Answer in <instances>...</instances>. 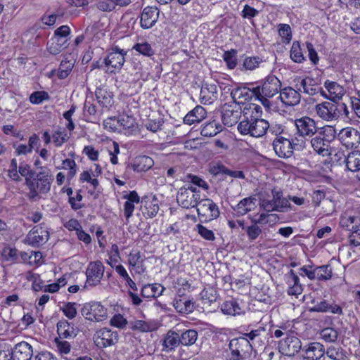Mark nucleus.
Instances as JSON below:
<instances>
[{"instance_id":"nucleus-52","label":"nucleus","mask_w":360,"mask_h":360,"mask_svg":"<svg viewBox=\"0 0 360 360\" xmlns=\"http://www.w3.org/2000/svg\"><path fill=\"white\" fill-rule=\"evenodd\" d=\"M237 51L231 49L230 51H225L223 55V58L226 63L229 69H234L237 65Z\"/></svg>"},{"instance_id":"nucleus-58","label":"nucleus","mask_w":360,"mask_h":360,"mask_svg":"<svg viewBox=\"0 0 360 360\" xmlns=\"http://www.w3.org/2000/svg\"><path fill=\"white\" fill-rule=\"evenodd\" d=\"M271 218H273V219H271V221H276L278 219L276 214L261 213L258 219L251 218V222H255L259 226L265 225L269 222V219Z\"/></svg>"},{"instance_id":"nucleus-56","label":"nucleus","mask_w":360,"mask_h":360,"mask_svg":"<svg viewBox=\"0 0 360 360\" xmlns=\"http://www.w3.org/2000/svg\"><path fill=\"white\" fill-rule=\"evenodd\" d=\"M18 167L17 160L15 158H13L11 160L9 168L8 169V176L11 180L16 182H20L22 181V179L18 174Z\"/></svg>"},{"instance_id":"nucleus-19","label":"nucleus","mask_w":360,"mask_h":360,"mask_svg":"<svg viewBox=\"0 0 360 360\" xmlns=\"http://www.w3.org/2000/svg\"><path fill=\"white\" fill-rule=\"evenodd\" d=\"M158 17L159 10L157 7H146L141 14V27L143 29L151 28L156 23Z\"/></svg>"},{"instance_id":"nucleus-32","label":"nucleus","mask_w":360,"mask_h":360,"mask_svg":"<svg viewBox=\"0 0 360 360\" xmlns=\"http://www.w3.org/2000/svg\"><path fill=\"white\" fill-rule=\"evenodd\" d=\"M180 342L179 333L173 330H169L162 340V351L169 352L174 349Z\"/></svg>"},{"instance_id":"nucleus-36","label":"nucleus","mask_w":360,"mask_h":360,"mask_svg":"<svg viewBox=\"0 0 360 360\" xmlns=\"http://www.w3.org/2000/svg\"><path fill=\"white\" fill-rule=\"evenodd\" d=\"M346 167L348 170L355 172L360 170V151L354 150L349 153L345 159Z\"/></svg>"},{"instance_id":"nucleus-29","label":"nucleus","mask_w":360,"mask_h":360,"mask_svg":"<svg viewBox=\"0 0 360 360\" xmlns=\"http://www.w3.org/2000/svg\"><path fill=\"white\" fill-rule=\"evenodd\" d=\"M95 96L98 103L103 108H109L113 104V94L105 86L97 87Z\"/></svg>"},{"instance_id":"nucleus-34","label":"nucleus","mask_w":360,"mask_h":360,"mask_svg":"<svg viewBox=\"0 0 360 360\" xmlns=\"http://www.w3.org/2000/svg\"><path fill=\"white\" fill-rule=\"evenodd\" d=\"M143 262L144 259L140 252H131L128 256V264L134 269L136 274H141L145 272Z\"/></svg>"},{"instance_id":"nucleus-14","label":"nucleus","mask_w":360,"mask_h":360,"mask_svg":"<svg viewBox=\"0 0 360 360\" xmlns=\"http://www.w3.org/2000/svg\"><path fill=\"white\" fill-rule=\"evenodd\" d=\"M241 109L236 104H224L221 110V120L223 124L227 127H232L238 123L241 117Z\"/></svg>"},{"instance_id":"nucleus-50","label":"nucleus","mask_w":360,"mask_h":360,"mask_svg":"<svg viewBox=\"0 0 360 360\" xmlns=\"http://www.w3.org/2000/svg\"><path fill=\"white\" fill-rule=\"evenodd\" d=\"M198 338V333L195 330H187L181 333V345L188 346L193 345Z\"/></svg>"},{"instance_id":"nucleus-59","label":"nucleus","mask_w":360,"mask_h":360,"mask_svg":"<svg viewBox=\"0 0 360 360\" xmlns=\"http://www.w3.org/2000/svg\"><path fill=\"white\" fill-rule=\"evenodd\" d=\"M110 324L115 328L123 329L128 324V321L122 314H117L110 319Z\"/></svg>"},{"instance_id":"nucleus-57","label":"nucleus","mask_w":360,"mask_h":360,"mask_svg":"<svg viewBox=\"0 0 360 360\" xmlns=\"http://www.w3.org/2000/svg\"><path fill=\"white\" fill-rule=\"evenodd\" d=\"M356 217L345 214L340 217V226L348 231H352L357 228L356 225H354Z\"/></svg>"},{"instance_id":"nucleus-35","label":"nucleus","mask_w":360,"mask_h":360,"mask_svg":"<svg viewBox=\"0 0 360 360\" xmlns=\"http://www.w3.org/2000/svg\"><path fill=\"white\" fill-rule=\"evenodd\" d=\"M165 288L158 283L144 285L141 290V296L146 298L157 297L162 295Z\"/></svg>"},{"instance_id":"nucleus-43","label":"nucleus","mask_w":360,"mask_h":360,"mask_svg":"<svg viewBox=\"0 0 360 360\" xmlns=\"http://www.w3.org/2000/svg\"><path fill=\"white\" fill-rule=\"evenodd\" d=\"M290 58L297 63H301L305 60L302 52L300 42L297 41L292 43L290 49Z\"/></svg>"},{"instance_id":"nucleus-37","label":"nucleus","mask_w":360,"mask_h":360,"mask_svg":"<svg viewBox=\"0 0 360 360\" xmlns=\"http://www.w3.org/2000/svg\"><path fill=\"white\" fill-rule=\"evenodd\" d=\"M57 332L59 336L63 338H70L76 336L73 326L65 320L58 322Z\"/></svg>"},{"instance_id":"nucleus-27","label":"nucleus","mask_w":360,"mask_h":360,"mask_svg":"<svg viewBox=\"0 0 360 360\" xmlns=\"http://www.w3.org/2000/svg\"><path fill=\"white\" fill-rule=\"evenodd\" d=\"M217 86L214 84H204L200 89V100L203 104L212 103L217 98Z\"/></svg>"},{"instance_id":"nucleus-60","label":"nucleus","mask_w":360,"mask_h":360,"mask_svg":"<svg viewBox=\"0 0 360 360\" xmlns=\"http://www.w3.org/2000/svg\"><path fill=\"white\" fill-rule=\"evenodd\" d=\"M163 123V119L159 117L158 119L148 120L145 124V127L148 130L152 132H157L162 129Z\"/></svg>"},{"instance_id":"nucleus-22","label":"nucleus","mask_w":360,"mask_h":360,"mask_svg":"<svg viewBox=\"0 0 360 360\" xmlns=\"http://www.w3.org/2000/svg\"><path fill=\"white\" fill-rule=\"evenodd\" d=\"M160 323L155 320H134L129 322V328L139 333L153 332L158 329Z\"/></svg>"},{"instance_id":"nucleus-62","label":"nucleus","mask_w":360,"mask_h":360,"mask_svg":"<svg viewBox=\"0 0 360 360\" xmlns=\"http://www.w3.org/2000/svg\"><path fill=\"white\" fill-rule=\"evenodd\" d=\"M321 335L322 338L327 342H335L338 338V332L331 328H324Z\"/></svg>"},{"instance_id":"nucleus-12","label":"nucleus","mask_w":360,"mask_h":360,"mask_svg":"<svg viewBox=\"0 0 360 360\" xmlns=\"http://www.w3.org/2000/svg\"><path fill=\"white\" fill-rule=\"evenodd\" d=\"M49 238V231L41 226H35L27 235L25 243L38 248L44 245Z\"/></svg>"},{"instance_id":"nucleus-2","label":"nucleus","mask_w":360,"mask_h":360,"mask_svg":"<svg viewBox=\"0 0 360 360\" xmlns=\"http://www.w3.org/2000/svg\"><path fill=\"white\" fill-rule=\"evenodd\" d=\"M269 128V123L264 119L244 118L238 125L241 134H249L253 137H262Z\"/></svg>"},{"instance_id":"nucleus-4","label":"nucleus","mask_w":360,"mask_h":360,"mask_svg":"<svg viewBox=\"0 0 360 360\" xmlns=\"http://www.w3.org/2000/svg\"><path fill=\"white\" fill-rule=\"evenodd\" d=\"M81 314L85 319L100 322L108 317L107 309L99 302L85 303L81 309Z\"/></svg>"},{"instance_id":"nucleus-7","label":"nucleus","mask_w":360,"mask_h":360,"mask_svg":"<svg viewBox=\"0 0 360 360\" xmlns=\"http://www.w3.org/2000/svg\"><path fill=\"white\" fill-rule=\"evenodd\" d=\"M338 139L348 149L357 148L360 145V131L351 127L342 129Z\"/></svg>"},{"instance_id":"nucleus-51","label":"nucleus","mask_w":360,"mask_h":360,"mask_svg":"<svg viewBox=\"0 0 360 360\" xmlns=\"http://www.w3.org/2000/svg\"><path fill=\"white\" fill-rule=\"evenodd\" d=\"M77 164L72 159H65L62 162V169H68L67 178L68 180L72 179L77 173Z\"/></svg>"},{"instance_id":"nucleus-21","label":"nucleus","mask_w":360,"mask_h":360,"mask_svg":"<svg viewBox=\"0 0 360 360\" xmlns=\"http://www.w3.org/2000/svg\"><path fill=\"white\" fill-rule=\"evenodd\" d=\"M200 196L199 191H197L195 188H185L184 191H181V207L188 209L198 206Z\"/></svg>"},{"instance_id":"nucleus-9","label":"nucleus","mask_w":360,"mask_h":360,"mask_svg":"<svg viewBox=\"0 0 360 360\" xmlns=\"http://www.w3.org/2000/svg\"><path fill=\"white\" fill-rule=\"evenodd\" d=\"M301 340L295 335H288L278 343L279 351L288 356H293L302 349Z\"/></svg>"},{"instance_id":"nucleus-42","label":"nucleus","mask_w":360,"mask_h":360,"mask_svg":"<svg viewBox=\"0 0 360 360\" xmlns=\"http://www.w3.org/2000/svg\"><path fill=\"white\" fill-rule=\"evenodd\" d=\"M78 305L76 302H65L60 307V310L68 319H73L77 314Z\"/></svg>"},{"instance_id":"nucleus-5","label":"nucleus","mask_w":360,"mask_h":360,"mask_svg":"<svg viewBox=\"0 0 360 360\" xmlns=\"http://www.w3.org/2000/svg\"><path fill=\"white\" fill-rule=\"evenodd\" d=\"M231 354L229 360H243L246 354H249L252 346L248 339L245 337H240L232 339L229 345Z\"/></svg>"},{"instance_id":"nucleus-48","label":"nucleus","mask_w":360,"mask_h":360,"mask_svg":"<svg viewBox=\"0 0 360 360\" xmlns=\"http://www.w3.org/2000/svg\"><path fill=\"white\" fill-rule=\"evenodd\" d=\"M73 68V63L68 60L66 59L63 60L60 64L58 71V77L60 79L66 78L70 73L71 72Z\"/></svg>"},{"instance_id":"nucleus-1","label":"nucleus","mask_w":360,"mask_h":360,"mask_svg":"<svg viewBox=\"0 0 360 360\" xmlns=\"http://www.w3.org/2000/svg\"><path fill=\"white\" fill-rule=\"evenodd\" d=\"M18 174L25 177V184L29 189L27 196L30 200L36 201L40 198V193H46L50 191L53 179L48 172L41 171L34 177L35 172L22 162L18 167Z\"/></svg>"},{"instance_id":"nucleus-46","label":"nucleus","mask_w":360,"mask_h":360,"mask_svg":"<svg viewBox=\"0 0 360 360\" xmlns=\"http://www.w3.org/2000/svg\"><path fill=\"white\" fill-rule=\"evenodd\" d=\"M325 354L333 360H345L346 359L345 352L340 347L331 346L325 351Z\"/></svg>"},{"instance_id":"nucleus-40","label":"nucleus","mask_w":360,"mask_h":360,"mask_svg":"<svg viewBox=\"0 0 360 360\" xmlns=\"http://www.w3.org/2000/svg\"><path fill=\"white\" fill-rule=\"evenodd\" d=\"M314 279L328 281L332 277V269L329 265H322L314 268Z\"/></svg>"},{"instance_id":"nucleus-54","label":"nucleus","mask_w":360,"mask_h":360,"mask_svg":"<svg viewBox=\"0 0 360 360\" xmlns=\"http://www.w3.org/2000/svg\"><path fill=\"white\" fill-rule=\"evenodd\" d=\"M146 211L143 212L146 218H153L159 211V205L156 200L153 199L150 202H146L145 205Z\"/></svg>"},{"instance_id":"nucleus-47","label":"nucleus","mask_w":360,"mask_h":360,"mask_svg":"<svg viewBox=\"0 0 360 360\" xmlns=\"http://www.w3.org/2000/svg\"><path fill=\"white\" fill-rule=\"evenodd\" d=\"M249 240H255L262 233L261 227L255 222H251L250 226H247L245 229Z\"/></svg>"},{"instance_id":"nucleus-31","label":"nucleus","mask_w":360,"mask_h":360,"mask_svg":"<svg viewBox=\"0 0 360 360\" xmlns=\"http://www.w3.org/2000/svg\"><path fill=\"white\" fill-rule=\"evenodd\" d=\"M206 117V111L204 108L197 105L193 110L188 112L184 117V124L191 125L195 122L198 123Z\"/></svg>"},{"instance_id":"nucleus-45","label":"nucleus","mask_w":360,"mask_h":360,"mask_svg":"<svg viewBox=\"0 0 360 360\" xmlns=\"http://www.w3.org/2000/svg\"><path fill=\"white\" fill-rule=\"evenodd\" d=\"M50 99L49 94L45 91H37L30 94L29 101L32 104L39 105Z\"/></svg>"},{"instance_id":"nucleus-15","label":"nucleus","mask_w":360,"mask_h":360,"mask_svg":"<svg viewBox=\"0 0 360 360\" xmlns=\"http://www.w3.org/2000/svg\"><path fill=\"white\" fill-rule=\"evenodd\" d=\"M317 115L324 120H335L340 117L338 105L329 101H324L316 105Z\"/></svg>"},{"instance_id":"nucleus-18","label":"nucleus","mask_w":360,"mask_h":360,"mask_svg":"<svg viewBox=\"0 0 360 360\" xmlns=\"http://www.w3.org/2000/svg\"><path fill=\"white\" fill-rule=\"evenodd\" d=\"M11 351L13 360H31L33 356L32 347L25 341L16 344Z\"/></svg>"},{"instance_id":"nucleus-20","label":"nucleus","mask_w":360,"mask_h":360,"mask_svg":"<svg viewBox=\"0 0 360 360\" xmlns=\"http://www.w3.org/2000/svg\"><path fill=\"white\" fill-rule=\"evenodd\" d=\"M273 148L279 158H288L293 154L290 140L282 136H277L274 140Z\"/></svg>"},{"instance_id":"nucleus-49","label":"nucleus","mask_w":360,"mask_h":360,"mask_svg":"<svg viewBox=\"0 0 360 360\" xmlns=\"http://www.w3.org/2000/svg\"><path fill=\"white\" fill-rule=\"evenodd\" d=\"M309 139L306 136H302L300 135H297L294 138H292L290 141L291 148L292 151H302L307 146V140Z\"/></svg>"},{"instance_id":"nucleus-11","label":"nucleus","mask_w":360,"mask_h":360,"mask_svg":"<svg viewBox=\"0 0 360 360\" xmlns=\"http://www.w3.org/2000/svg\"><path fill=\"white\" fill-rule=\"evenodd\" d=\"M104 269V265L101 262H90L86 270V283L91 286H96L100 283L103 276Z\"/></svg>"},{"instance_id":"nucleus-13","label":"nucleus","mask_w":360,"mask_h":360,"mask_svg":"<svg viewBox=\"0 0 360 360\" xmlns=\"http://www.w3.org/2000/svg\"><path fill=\"white\" fill-rule=\"evenodd\" d=\"M126 54L127 52L123 49H120L118 46H114L105 58L104 63L106 66H110L112 68L111 72L120 70L124 63V56Z\"/></svg>"},{"instance_id":"nucleus-3","label":"nucleus","mask_w":360,"mask_h":360,"mask_svg":"<svg viewBox=\"0 0 360 360\" xmlns=\"http://www.w3.org/2000/svg\"><path fill=\"white\" fill-rule=\"evenodd\" d=\"M335 130L331 127H325L319 129L314 137L310 138V143L314 150L323 157L328 156L330 152V141L325 138V135L329 134L335 136Z\"/></svg>"},{"instance_id":"nucleus-53","label":"nucleus","mask_w":360,"mask_h":360,"mask_svg":"<svg viewBox=\"0 0 360 360\" xmlns=\"http://www.w3.org/2000/svg\"><path fill=\"white\" fill-rule=\"evenodd\" d=\"M312 306L309 308L311 312H328V302L326 300H321L320 301L312 300L311 302Z\"/></svg>"},{"instance_id":"nucleus-39","label":"nucleus","mask_w":360,"mask_h":360,"mask_svg":"<svg viewBox=\"0 0 360 360\" xmlns=\"http://www.w3.org/2000/svg\"><path fill=\"white\" fill-rule=\"evenodd\" d=\"M244 118H258L262 119V109L255 103H248L243 110Z\"/></svg>"},{"instance_id":"nucleus-6","label":"nucleus","mask_w":360,"mask_h":360,"mask_svg":"<svg viewBox=\"0 0 360 360\" xmlns=\"http://www.w3.org/2000/svg\"><path fill=\"white\" fill-rule=\"evenodd\" d=\"M95 345L99 348H105L115 345L119 340L117 331L103 328L96 331L93 336Z\"/></svg>"},{"instance_id":"nucleus-33","label":"nucleus","mask_w":360,"mask_h":360,"mask_svg":"<svg viewBox=\"0 0 360 360\" xmlns=\"http://www.w3.org/2000/svg\"><path fill=\"white\" fill-rule=\"evenodd\" d=\"M153 165L151 158L146 155H141L134 158L130 167L134 172H141L149 169Z\"/></svg>"},{"instance_id":"nucleus-55","label":"nucleus","mask_w":360,"mask_h":360,"mask_svg":"<svg viewBox=\"0 0 360 360\" xmlns=\"http://www.w3.org/2000/svg\"><path fill=\"white\" fill-rule=\"evenodd\" d=\"M262 62L263 60L259 56L246 57L243 60V66L247 70H253Z\"/></svg>"},{"instance_id":"nucleus-17","label":"nucleus","mask_w":360,"mask_h":360,"mask_svg":"<svg viewBox=\"0 0 360 360\" xmlns=\"http://www.w3.org/2000/svg\"><path fill=\"white\" fill-rule=\"evenodd\" d=\"M259 86V93L266 97H274L278 94L281 87V81L274 75H269L262 86Z\"/></svg>"},{"instance_id":"nucleus-23","label":"nucleus","mask_w":360,"mask_h":360,"mask_svg":"<svg viewBox=\"0 0 360 360\" xmlns=\"http://www.w3.org/2000/svg\"><path fill=\"white\" fill-rule=\"evenodd\" d=\"M295 86L299 91H302L309 96L321 94V87H319L316 81L310 77L302 79L300 84H297Z\"/></svg>"},{"instance_id":"nucleus-44","label":"nucleus","mask_w":360,"mask_h":360,"mask_svg":"<svg viewBox=\"0 0 360 360\" xmlns=\"http://www.w3.org/2000/svg\"><path fill=\"white\" fill-rule=\"evenodd\" d=\"M134 50L146 56H151L154 54V50L151 45L145 41H141L134 45Z\"/></svg>"},{"instance_id":"nucleus-24","label":"nucleus","mask_w":360,"mask_h":360,"mask_svg":"<svg viewBox=\"0 0 360 360\" xmlns=\"http://www.w3.org/2000/svg\"><path fill=\"white\" fill-rule=\"evenodd\" d=\"M304 359L307 360H319L325 354L324 346L318 342H314L303 348Z\"/></svg>"},{"instance_id":"nucleus-63","label":"nucleus","mask_w":360,"mask_h":360,"mask_svg":"<svg viewBox=\"0 0 360 360\" xmlns=\"http://www.w3.org/2000/svg\"><path fill=\"white\" fill-rule=\"evenodd\" d=\"M68 139V137L65 131H56L53 134V141L56 147L61 146Z\"/></svg>"},{"instance_id":"nucleus-61","label":"nucleus","mask_w":360,"mask_h":360,"mask_svg":"<svg viewBox=\"0 0 360 360\" xmlns=\"http://www.w3.org/2000/svg\"><path fill=\"white\" fill-rule=\"evenodd\" d=\"M2 256L8 262H15L18 259L17 250L11 247H5L2 250Z\"/></svg>"},{"instance_id":"nucleus-38","label":"nucleus","mask_w":360,"mask_h":360,"mask_svg":"<svg viewBox=\"0 0 360 360\" xmlns=\"http://www.w3.org/2000/svg\"><path fill=\"white\" fill-rule=\"evenodd\" d=\"M256 199L253 197H248L241 200L238 205L235 207L234 210L239 215H245L248 212L251 211L252 207L255 204Z\"/></svg>"},{"instance_id":"nucleus-28","label":"nucleus","mask_w":360,"mask_h":360,"mask_svg":"<svg viewBox=\"0 0 360 360\" xmlns=\"http://www.w3.org/2000/svg\"><path fill=\"white\" fill-rule=\"evenodd\" d=\"M285 276L289 285L288 293L290 295L296 296L300 295L303 291V288L298 276L291 269Z\"/></svg>"},{"instance_id":"nucleus-30","label":"nucleus","mask_w":360,"mask_h":360,"mask_svg":"<svg viewBox=\"0 0 360 360\" xmlns=\"http://www.w3.org/2000/svg\"><path fill=\"white\" fill-rule=\"evenodd\" d=\"M221 311L224 314L229 316H238L244 314L245 311L240 307L238 302L236 299H231L223 302L220 307Z\"/></svg>"},{"instance_id":"nucleus-26","label":"nucleus","mask_w":360,"mask_h":360,"mask_svg":"<svg viewBox=\"0 0 360 360\" xmlns=\"http://www.w3.org/2000/svg\"><path fill=\"white\" fill-rule=\"evenodd\" d=\"M259 94V86L252 89L246 86H239L231 91V96L233 99H243L244 101L251 100L252 97Z\"/></svg>"},{"instance_id":"nucleus-10","label":"nucleus","mask_w":360,"mask_h":360,"mask_svg":"<svg viewBox=\"0 0 360 360\" xmlns=\"http://www.w3.org/2000/svg\"><path fill=\"white\" fill-rule=\"evenodd\" d=\"M326 90L321 89V95L327 99L337 103L342 99L345 91L342 86L335 82L327 79L324 83Z\"/></svg>"},{"instance_id":"nucleus-25","label":"nucleus","mask_w":360,"mask_h":360,"mask_svg":"<svg viewBox=\"0 0 360 360\" xmlns=\"http://www.w3.org/2000/svg\"><path fill=\"white\" fill-rule=\"evenodd\" d=\"M279 98L284 105L289 106L297 105L301 99L300 91L290 86L284 88L280 92Z\"/></svg>"},{"instance_id":"nucleus-41","label":"nucleus","mask_w":360,"mask_h":360,"mask_svg":"<svg viewBox=\"0 0 360 360\" xmlns=\"http://www.w3.org/2000/svg\"><path fill=\"white\" fill-rule=\"evenodd\" d=\"M222 128V126L219 123L216 121H212L203 127L201 134L204 136L212 137L221 131Z\"/></svg>"},{"instance_id":"nucleus-8","label":"nucleus","mask_w":360,"mask_h":360,"mask_svg":"<svg viewBox=\"0 0 360 360\" xmlns=\"http://www.w3.org/2000/svg\"><path fill=\"white\" fill-rule=\"evenodd\" d=\"M297 135L306 136L309 139L314 136L319 131L316 122L308 116H304L295 120Z\"/></svg>"},{"instance_id":"nucleus-64","label":"nucleus","mask_w":360,"mask_h":360,"mask_svg":"<svg viewBox=\"0 0 360 360\" xmlns=\"http://www.w3.org/2000/svg\"><path fill=\"white\" fill-rule=\"evenodd\" d=\"M349 100L354 112L360 118V90L357 91L356 96L350 97Z\"/></svg>"},{"instance_id":"nucleus-16","label":"nucleus","mask_w":360,"mask_h":360,"mask_svg":"<svg viewBox=\"0 0 360 360\" xmlns=\"http://www.w3.org/2000/svg\"><path fill=\"white\" fill-rule=\"evenodd\" d=\"M197 212L199 215L205 216L209 220L216 219L219 216L218 206L209 198L202 199L198 202Z\"/></svg>"}]
</instances>
